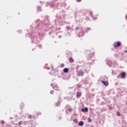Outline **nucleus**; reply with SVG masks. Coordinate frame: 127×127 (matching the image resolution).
I'll use <instances>...</instances> for the list:
<instances>
[{
    "mask_svg": "<svg viewBox=\"0 0 127 127\" xmlns=\"http://www.w3.org/2000/svg\"><path fill=\"white\" fill-rule=\"evenodd\" d=\"M121 45H122V43H121V42H118L117 43H115V44H114L115 48H116V47H120Z\"/></svg>",
    "mask_w": 127,
    "mask_h": 127,
    "instance_id": "f257e3e1",
    "label": "nucleus"
},
{
    "mask_svg": "<svg viewBox=\"0 0 127 127\" xmlns=\"http://www.w3.org/2000/svg\"><path fill=\"white\" fill-rule=\"evenodd\" d=\"M77 75L78 76L82 77L84 76V72L83 71H80L78 72Z\"/></svg>",
    "mask_w": 127,
    "mask_h": 127,
    "instance_id": "f03ea898",
    "label": "nucleus"
},
{
    "mask_svg": "<svg viewBox=\"0 0 127 127\" xmlns=\"http://www.w3.org/2000/svg\"><path fill=\"white\" fill-rule=\"evenodd\" d=\"M102 82L104 84V86H108L109 83L107 81H102Z\"/></svg>",
    "mask_w": 127,
    "mask_h": 127,
    "instance_id": "7ed1b4c3",
    "label": "nucleus"
},
{
    "mask_svg": "<svg viewBox=\"0 0 127 127\" xmlns=\"http://www.w3.org/2000/svg\"><path fill=\"white\" fill-rule=\"evenodd\" d=\"M78 125L79 126V127H82L84 125V122L83 121L79 122L78 123Z\"/></svg>",
    "mask_w": 127,
    "mask_h": 127,
    "instance_id": "20e7f679",
    "label": "nucleus"
},
{
    "mask_svg": "<svg viewBox=\"0 0 127 127\" xmlns=\"http://www.w3.org/2000/svg\"><path fill=\"white\" fill-rule=\"evenodd\" d=\"M88 109L87 107H85L84 108L82 109V112H88Z\"/></svg>",
    "mask_w": 127,
    "mask_h": 127,
    "instance_id": "39448f33",
    "label": "nucleus"
},
{
    "mask_svg": "<svg viewBox=\"0 0 127 127\" xmlns=\"http://www.w3.org/2000/svg\"><path fill=\"white\" fill-rule=\"evenodd\" d=\"M121 76L122 78H125L126 77V73L125 72H122L121 73Z\"/></svg>",
    "mask_w": 127,
    "mask_h": 127,
    "instance_id": "423d86ee",
    "label": "nucleus"
},
{
    "mask_svg": "<svg viewBox=\"0 0 127 127\" xmlns=\"http://www.w3.org/2000/svg\"><path fill=\"white\" fill-rule=\"evenodd\" d=\"M68 71H69V69H68V68H65L64 69V73H67Z\"/></svg>",
    "mask_w": 127,
    "mask_h": 127,
    "instance_id": "0eeeda50",
    "label": "nucleus"
},
{
    "mask_svg": "<svg viewBox=\"0 0 127 127\" xmlns=\"http://www.w3.org/2000/svg\"><path fill=\"white\" fill-rule=\"evenodd\" d=\"M54 90H56V91H59V87H58L57 86H56L54 87Z\"/></svg>",
    "mask_w": 127,
    "mask_h": 127,
    "instance_id": "6e6552de",
    "label": "nucleus"
},
{
    "mask_svg": "<svg viewBox=\"0 0 127 127\" xmlns=\"http://www.w3.org/2000/svg\"><path fill=\"white\" fill-rule=\"evenodd\" d=\"M81 92H77L76 96L77 97V98H79V97H81Z\"/></svg>",
    "mask_w": 127,
    "mask_h": 127,
    "instance_id": "1a4fd4ad",
    "label": "nucleus"
},
{
    "mask_svg": "<svg viewBox=\"0 0 127 127\" xmlns=\"http://www.w3.org/2000/svg\"><path fill=\"white\" fill-rule=\"evenodd\" d=\"M32 42H35V43H37V42L36 41V37L34 40H32Z\"/></svg>",
    "mask_w": 127,
    "mask_h": 127,
    "instance_id": "9d476101",
    "label": "nucleus"
},
{
    "mask_svg": "<svg viewBox=\"0 0 127 127\" xmlns=\"http://www.w3.org/2000/svg\"><path fill=\"white\" fill-rule=\"evenodd\" d=\"M73 122L74 123H75V124H78V120L77 119H74Z\"/></svg>",
    "mask_w": 127,
    "mask_h": 127,
    "instance_id": "9b49d317",
    "label": "nucleus"
},
{
    "mask_svg": "<svg viewBox=\"0 0 127 127\" xmlns=\"http://www.w3.org/2000/svg\"><path fill=\"white\" fill-rule=\"evenodd\" d=\"M74 62V60L71 58H70L69 59V62H71V63Z\"/></svg>",
    "mask_w": 127,
    "mask_h": 127,
    "instance_id": "f8f14e48",
    "label": "nucleus"
},
{
    "mask_svg": "<svg viewBox=\"0 0 127 127\" xmlns=\"http://www.w3.org/2000/svg\"><path fill=\"white\" fill-rule=\"evenodd\" d=\"M37 9L39 11H40L41 10V7L39 6L37 7Z\"/></svg>",
    "mask_w": 127,
    "mask_h": 127,
    "instance_id": "ddd939ff",
    "label": "nucleus"
},
{
    "mask_svg": "<svg viewBox=\"0 0 127 127\" xmlns=\"http://www.w3.org/2000/svg\"><path fill=\"white\" fill-rule=\"evenodd\" d=\"M88 123H91V122H92V119H91V118H88Z\"/></svg>",
    "mask_w": 127,
    "mask_h": 127,
    "instance_id": "4468645a",
    "label": "nucleus"
},
{
    "mask_svg": "<svg viewBox=\"0 0 127 127\" xmlns=\"http://www.w3.org/2000/svg\"><path fill=\"white\" fill-rule=\"evenodd\" d=\"M0 124H1V125H4V121L3 120L1 121Z\"/></svg>",
    "mask_w": 127,
    "mask_h": 127,
    "instance_id": "2eb2a0df",
    "label": "nucleus"
},
{
    "mask_svg": "<svg viewBox=\"0 0 127 127\" xmlns=\"http://www.w3.org/2000/svg\"><path fill=\"white\" fill-rule=\"evenodd\" d=\"M64 66H65V65H64V64H61V67L62 68L64 67Z\"/></svg>",
    "mask_w": 127,
    "mask_h": 127,
    "instance_id": "dca6fc26",
    "label": "nucleus"
},
{
    "mask_svg": "<svg viewBox=\"0 0 127 127\" xmlns=\"http://www.w3.org/2000/svg\"><path fill=\"white\" fill-rule=\"evenodd\" d=\"M90 30V28H87L86 30H85V32H88Z\"/></svg>",
    "mask_w": 127,
    "mask_h": 127,
    "instance_id": "f3484780",
    "label": "nucleus"
},
{
    "mask_svg": "<svg viewBox=\"0 0 127 127\" xmlns=\"http://www.w3.org/2000/svg\"><path fill=\"white\" fill-rule=\"evenodd\" d=\"M56 105L57 107H59V106H60V103H56Z\"/></svg>",
    "mask_w": 127,
    "mask_h": 127,
    "instance_id": "a211bd4d",
    "label": "nucleus"
},
{
    "mask_svg": "<svg viewBox=\"0 0 127 127\" xmlns=\"http://www.w3.org/2000/svg\"><path fill=\"white\" fill-rule=\"evenodd\" d=\"M117 115L118 116V117H120V116H121V113H120V112H117Z\"/></svg>",
    "mask_w": 127,
    "mask_h": 127,
    "instance_id": "6ab92c4d",
    "label": "nucleus"
},
{
    "mask_svg": "<svg viewBox=\"0 0 127 127\" xmlns=\"http://www.w3.org/2000/svg\"><path fill=\"white\" fill-rule=\"evenodd\" d=\"M21 125H22V122H21V121H20V122L18 123V125H19V126H20Z\"/></svg>",
    "mask_w": 127,
    "mask_h": 127,
    "instance_id": "aec40b11",
    "label": "nucleus"
},
{
    "mask_svg": "<svg viewBox=\"0 0 127 127\" xmlns=\"http://www.w3.org/2000/svg\"><path fill=\"white\" fill-rule=\"evenodd\" d=\"M51 94H53L54 93V91L53 90H51V92H50Z\"/></svg>",
    "mask_w": 127,
    "mask_h": 127,
    "instance_id": "412c9836",
    "label": "nucleus"
},
{
    "mask_svg": "<svg viewBox=\"0 0 127 127\" xmlns=\"http://www.w3.org/2000/svg\"><path fill=\"white\" fill-rule=\"evenodd\" d=\"M68 111H69V112H72V108H69L68 109Z\"/></svg>",
    "mask_w": 127,
    "mask_h": 127,
    "instance_id": "4be33fe9",
    "label": "nucleus"
},
{
    "mask_svg": "<svg viewBox=\"0 0 127 127\" xmlns=\"http://www.w3.org/2000/svg\"><path fill=\"white\" fill-rule=\"evenodd\" d=\"M32 117V116L31 115H29L28 119H31Z\"/></svg>",
    "mask_w": 127,
    "mask_h": 127,
    "instance_id": "5701e85b",
    "label": "nucleus"
},
{
    "mask_svg": "<svg viewBox=\"0 0 127 127\" xmlns=\"http://www.w3.org/2000/svg\"><path fill=\"white\" fill-rule=\"evenodd\" d=\"M82 0H76V1H77V2H80V1H81Z\"/></svg>",
    "mask_w": 127,
    "mask_h": 127,
    "instance_id": "b1692460",
    "label": "nucleus"
},
{
    "mask_svg": "<svg viewBox=\"0 0 127 127\" xmlns=\"http://www.w3.org/2000/svg\"><path fill=\"white\" fill-rule=\"evenodd\" d=\"M125 53H127V50L125 51Z\"/></svg>",
    "mask_w": 127,
    "mask_h": 127,
    "instance_id": "393cba45",
    "label": "nucleus"
},
{
    "mask_svg": "<svg viewBox=\"0 0 127 127\" xmlns=\"http://www.w3.org/2000/svg\"><path fill=\"white\" fill-rule=\"evenodd\" d=\"M76 29H79V28H78V27H77L76 28Z\"/></svg>",
    "mask_w": 127,
    "mask_h": 127,
    "instance_id": "a878e982",
    "label": "nucleus"
},
{
    "mask_svg": "<svg viewBox=\"0 0 127 127\" xmlns=\"http://www.w3.org/2000/svg\"><path fill=\"white\" fill-rule=\"evenodd\" d=\"M90 14H92V12H90Z\"/></svg>",
    "mask_w": 127,
    "mask_h": 127,
    "instance_id": "bb28decb",
    "label": "nucleus"
},
{
    "mask_svg": "<svg viewBox=\"0 0 127 127\" xmlns=\"http://www.w3.org/2000/svg\"><path fill=\"white\" fill-rule=\"evenodd\" d=\"M51 86H53V84H51Z\"/></svg>",
    "mask_w": 127,
    "mask_h": 127,
    "instance_id": "cd10ccee",
    "label": "nucleus"
},
{
    "mask_svg": "<svg viewBox=\"0 0 127 127\" xmlns=\"http://www.w3.org/2000/svg\"><path fill=\"white\" fill-rule=\"evenodd\" d=\"M52 69H53V66H52Z\"/></svg>",
    "mask_w": 127,
    "mask_h": 127,
    "instance_id": "c85d7f7f",
    "label": "nucleus"
},
{
    "mask_svg": "<svg viewBox=\"0 0 127 127\" xmlns=\"http://www.w3.org/2000/svg\"><path fill=\"white\" fill-rule=\"evenodd\" d=\"M10 120L12 119V118L11 117L10 118Z\"/></svg>",
    "mask_w": 127,
    "mask_h": 127,
    "instance_id": "c756f323",
    "label": "nucleus"
},
{
    "mask_svg": "<svg viewBox=\"0 0 127 127\" xmlns=\"http://www.w3.org/2000/svg\"><path fill=\"white\" fill-rule=\"evenodd\" d=\"M48 69H49V67H48Z\"/></svg>",
    "mask_w": 127,
    "mask_h": 127,
    "instance_id": "7c9ffc66",
    "label": "nucleus"
}]
</instances>
